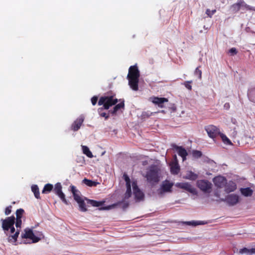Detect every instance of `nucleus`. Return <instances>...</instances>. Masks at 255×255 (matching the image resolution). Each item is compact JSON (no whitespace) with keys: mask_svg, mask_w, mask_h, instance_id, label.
I'll return each mask as SVG.
<instances>
[{"mask_svg":"<svg viewBox=\"0 0 255 255\" xmlns=\"http://www.w3.org/2000/svg\"><path fill=\"white\" fill-rule=\"evenodd\" d=\"M117 206L122 208L124 210H125L128 207V206H129V203L128 202H118L117 203L114 204L111 206L101 208H100V210L110 209L112 207H114Z\"/></svg>","mask_w":255,"mask_h":255,"instance_id":"16","label":"nucleus"},{"mask_svg":"<svg viewBox=\"0 0 255 255\" xmlns=\"http://www.w3.org/2000/svg\"><path fill=\"white\" fill-rule=\"evenodd\" d=\"M53 191L57 195L62 192V185L60 183L58 182L55 184L54 187L53 188Z\"/></svg>","mask_w":255,"mask_h":255,"instance_id":"30","label":"nucleus"},{"mask_svg":"<svg viewBox=\"0 0 255 255\" xmlns=\"http://www.w3.org/2000/svg\"><path fill=\"white\" fill-rule=\"evenodd\" d=\"M186 224L187 225H191V226H196L197 225H203V224H206V223H205L204 222H202V221H190V222H186Z\"/></svg>","mask_w":255,"mask_h":255,"instance_id":"35","label":"nucleus"},{"mask_svg":"<svg viewBox=\"0 0 255 255\" xmlns=\"http://www.w3.org/2000/svg\"><path fill=\"white\" fill-rule=\"evenodd\" d=\"M77 202L79 204V209L81 211L86 212L87 211L86 203H85L84 200L82 198L77 201Z\"/></svg>","mask_w":255,"mask_h":255,"instance_id":"26","label":"nucleus"},{"mask_svg":"<svg viewBox=\"0 0 255 255\" xmlns=\"http://www.w3.org/2000/svg\"><path fill=\"white\" fill-rule=\"evenodd\" d=\"M224 107L227 109H228L229 108V104L228 103H226L224 105Z\"/></svg>","mask_w":255,"mask_h":255,"instance_id":"52","label":"nucleus"},{"mask_svg":"<svg viewBox=\"0 0 255 255\" xmlns=\"http://www.w3.org/2000/svg\"><path fill=\"white\" fill-rule=\"evenodd\" d=\"M70 188L71 191L73 194L74 199L76 202L82 199L80 196V191L76 189L75 186L74 185H71Z\"/></svg>","mask_w":255,"mask_h":255,"instance_id":"18","label":"nucleus"},{"mask_svg":"<svg viewBox=\"0 0 255 255\" xmlns=\"http://www.w3.org/2000/svg\"><path fill=\"white\" fill-rule=\"evenodd\" d=\"M15 220V218L14 216L7 217L5 219H1L2 228L6 235L8 234L9 228L14 225Z\"/></svg>","mask_w":255,"mask_h":255,"instance_id":"4","label":"nucleus"},{"mask_svg":"<svg viewBox=\"0 0 255 255\" xmlns=\"http://www.w3.org/2000/svg\"><path fill=\"white\" fill-rule=\"evenodd\" d=\"M57 196H58V197L61 199V200L62 201L63 203H64L66 205L68 204V202L66 200L65 198V195L63 193V192L58 194Z\"/></svg>","mask_w":255,"mask_h":255,"instance_id":"40","label":"nucleus"},{"mask_svg":"<svg viewBox=\"0 0 255 255\" xmlns=\"http://www.w3.org/2000/svg\"><path fill=\"white\" fill-rule=\"evenodd\" d=\"M232 7L233 10L235 11H238L240 9H241L240 5V2L233 4Z\"/></svg>","mask_w":255,"mask_h":255,"instance_id":"44","label":"nucleus"},{"mask_svg":"<svg viewBox=\"0 0 255 255\" xmlns=\"http://www.w3.org/2000/svg\"><path fill=\"white\" fill-rule=\"evenodd\" d=\"M162 252H170V250H162L161 251Z\"/></svg>","mask_w":255,"mask_h":255,"instance_id":"54","label":"nucleus"},{"mask_svg":"<svg viewBox=\"0 0 255 255\" xmlns=\"http://www.w3.org/2000/svg\"><path fill=\"white\" fill-rule=\"evenodd\" d=\"M104 109V108H101L98 109V113L101 117H104L105 120H107L109 116L108 114L105 112H103V110Z\"/></svg>","mask_w":255,"mask_h":255,"instance_id":"38","label":"nucleus"},{"mask_svg":"<svg viewBox=\"0 0 255 255\" xmlns=\"http://www.w3.org/2000/svg\"><path fill=\"white\" fill-rule=\"evenodd\" d=\"M213 182L217 187L222 188L227 183V180L223 176H218L213 179Z\"/></svg>","mask_w":255,"mask_h":255,"instance_id":"13","label":"nucleus"},{"mask_svg":"<svg viewBox=\"0 0 255 255\" xmlns=\"http://www.w3.org/2000/svg\"><path fill=\"white\" fill-rule=\"evenodd\" d=\"M123 177L126 181V186L131 185L130 180L128 175L125 173L123 175Z\"/></svg>","mask_w":255,"mask_h":255,"instance_id":"42","label":"nucleus"},{"mask_svg":"<svg viewBox=\"0 0 255 255\" xmlns=\"http://www.w3.org/2000/svg\"><path fill=\"white\" fill-rule=\"evenodd\" d=\"M205 129L207 132V127H205Z\"/></svg>","mask_w":255,"mask_h":255,"instance_id":"55","label":"nucleus"},{"mask_svg":"<svg viewBox=\"0 0 255 255\" xmlns=\"http://www.w3.org/2000/svg\"><path fill=\"white\" fill-rule=\"evenodd\" d=\"M83 183L90 187L96 185V183L94 181H93L91 180L86 178H85L83 180Z\"/></svg>","mask_w":255,"mask_h":255,"instance_id":"36","label":"nucleus"},{"mask_svg":"<svg viewBox=\"0 0 255 255\" xmlns=\"http://www.w3.org/2000/svg\"><path fill=\"white\" fill-rule=\"evenodd\" d=\"M220 134L219 129L213 125L208 126V136L213 139L215 141V138Z\"/></svg>","mask_w":255,"mask_h":255,"instance_id":"12","label":"nucleus"},{"mask_svg":"<svg viewBox=\"0 0 255 255\" xmlns=\"http://www.w3.org/2000/svg\"><path fill=\"white\" fill-rule=\"evenodd\" d=\"M133 195L137 200H141L144 197V194L138 188L136 181H133L132 183Z\"/></svg>","mask_w":255,"mask_h":255,"instance_id":"7","label":"nucleus"},{"mask_svg":"<svg viewBox=\"0 0 255 255\" xmlns=\"http://www.w3.org/2000/svg\"><path fill=\"white\" fill-rule=\"evenodd\" d=\"M128 84L130 88L134 91L138 90V82L139 79L128 78Z\"/></svg>","mask_w":255,"mask_h":255,"instance_id":"17","label":"nucleus"},{"mask_svg":"<svg viewBox=\"0 0 255 255\" xmlns=\"http://www.w3.org/2000/svg\"><path fill=\"white\" fill-rule=\"evenodd\" d=\"M127 191L125 194L124 198L125 199H128L131 197L132 192L131 189V185L126 186Z\"/></svg>","mask_w":255,"mask_h":255,"instance_id":"34","label":"nucleus"},{"mask_svg":"<svg viewBox=\"0 0 255 255\" xmlns=\"http://www.w3.org/2000/svg\"><path fill=\"white\" fill-rule=\"evenodd\" d=\"M197 185L199 188L204 192L207 191V181L205 180H200L197 182Z\"/></svg>","mask_w":255,"mask_h":255,"instance_id":"21","label":"nucleus"},{"mask_svg":"<svg viewBox=\"0 0 255 255\" xmlns=\"http://www.w3.org/2000/svg\"><path fill=\"white\" fill-rule=\"evenodd\" d=\"M118 102V99H114V97L113 96H104L100 98L98 102V105L100 106L103 105L104 109L108 110L110 107L113 105H115Z\"/></svg>","mask_w":255,"mask_h":255,"instance_id":"2","label":"nucleus"},{"mask_svg":"<svg viewBox=\"0 0 255 255\" xmlns=\"http://www.w3.org/2000/svg\"><path fill=\"white\" fill-rule=\"evenodd\" d=\"M172 146L177 151L178 155L182 158L183 160H185L188 154L186 149L182 146H179L175 144H173Z\"/></svg>","mask_w":255,"mask_h":255,"instance_id":"15","label":"nucleus"},{"mask_svg":"<svg viewBox=\"0 0 255 255\" xmlns=\"http://www.w3.org/2000/svg\"><path fill=\"white\" fill-rule=\"evenodd\" d=\"M194 74L196 76H197L199 78H201L202 72L199 69V67L196 68V70H195V71L194 72Z\"/></svg>","mask_w":255,"mask_h":255,"instance_id":"45","label":"nucleus"},{"mask_svg":"<svg viewBox=\"0 0 255 255\" xmlns=\"http://www.w3.org/2000/svg\"><path fill=\"white\" fill-rule=\"evenodd\" d=\"M16 221H15V226L18 229V228H19L20 229L21 228V224H22V221H21V219H16Z\"/></svg>","mask_w":255,"mask_h":255,"instance_id":"46","label":"nucleus"},{"mask_svg":"<svg viewBox=\"0 0 255 255\" xmlns=\"http://www.w3.org/2000/svg\"><path fill=\"white\" fill-rule=\"evenodd\" d=\"M216 10L215 9H214L212 11L211 13L208 10V16L211 17V15H213L216 12Z\"/></svg>","mask_w":255,"mask_h":255,"instance_id":"51","label":"nucleus"},{"mask_svg":"<svg viewBox=\"0 0 255 255\" xmlns=\"http://www.w3.org/2000/svg\"><path fill=\"white\" fill-rule=\"evenodd\" d=\"M31 190L34 194V196L37 199H40V193L39 188L37 185H33L31 186Z\"/></svg>","mask_w":255,"mask_h":255,"instance_id":"29","label":"nucleus"},{"mask_svg":"<svg viewBox=\"0 0 255 255\" xmlns=\"http://www.w3.org/2000/svg\"><path fill=\"white\" fill-rule=\"evenodd\" d=\"M53 189V185L50 183H48L44 185V188L42 191V193L43 194H47L50 192Z\"/></svg>","mask_w":255,"mask_h":255,"instance_id":"27","label":"nucleus"},{"mask_svg":"<svg viewBox=\"0 0 255 255\" xmlns=\"http://www.w3.org/2000/svg\"><path fill=\"white\" fill-rule=\"evenodd\" d=\"M85 200L87 201L88 204H90L93 207H100L102 206L105 202L104 201H97L94 200L88 199L86 198H85Z\"/></svg>","mask_w":255,"mask_h":255,"instance_id":"22","label":"nucleus"},{"mask_svg":"<svg viewBox=\"0 0 255 255\" xmlns=\"http://www.w3.org/2000/svg\"><path fill=\"white\" fill-rule=\"evenodd\" d=\"M216 167L217 165L216 162L212 160L208 159V168L210 169L211 170L215 171L217 170Z\"/></svg>","mask_w":255,"mask_h":255,"instance_id":"33","label":"nucleus"},{"mask_svg":"<svg viewBox=\"0 0 255 255\" xmlns=\"http://www.w3.org/2000/svg\"><path fill=\"white\" fill-rule=\"evenodd\" d=\"M152 102L155 105H157L159 108L164 107L163 104L168 101V99L166 98H159L157 97H153L151 98Z\"/></svg>","mask_w":255,"mask_h":255,"instance_id":"14","label":"nucleus"},{"mask_svg":"<svg viewBox=\"0 0 255 255\" xmlns=\"http://www.w3.org/2000/svg\"><path fill=\"white\" fill-rule=\"evenodd\" d=\"M211 186H212V184L208 183V192H209V189L211 188Z\"/></svg>","mask_w":255,"mask_h":255,"instance_id":"53","label":"nucleus"},{"mask_svg":"<svg viewBox=\"0 0 255 255\" xmlns=\"http://www.w3.org/2000/svg\"><path fill=\"white\" fill-rule=\"evenodd\" d=\"M82 147L84 154H86L89 158H92L93 157L92 153L91 152L89 148L87 146L83 145Z\"/></svg>","mask_w":255,"mask_h":255,"instance_id":"31","label":"nucleus"},{"mask_svg":"<svg viewBox=\"0 0 255 255\" xmlns=\"http://www.w3.org/2000/svg\"><path fill=\"white\" fill-rule=\"evenodd\" d=\"M198 178V175L191 171H187L184 178L191 180H195Z\"/></svg>","mask_w":255,"mask_h":255,"instance_id":"23","label":"nucleus"},{"mask_svg":"<svg viewBox=\"0 0 255 255\" xmlns=\"http://www.w3.org/2000/svg\"><path fill=\"white\" fill-rule=\"evenodd\" d=\"M125 107L124 101L121 102L120 103L116 105L114 107L113 110L110 112L113 114H115L120 109L124 108Z\"/></svg>","mask_w":255,"mask_h":255,"instance_id":"25","label":"nucleus"},{"mask_svg":"<svg viewBox=\"0 0 255 255\" xmlns=\"http://www.w3.org/2000/svg\"><path fill=\"white\" fill-rule=\"evenodd\" d=\"M240 253L246 254L247 255H255V248H252L251 249H248L246 248L242 249L240 251Z\"/></svg>","mask_w":255,"mask_h":255,"instance_id":"28","label":"nucleus"},{"mask_svg":"<svg viewBox=\"0 0 255 255\" xmlns=\"http://www.w3.org/2000/svg\"><path fill=\"white\" fill-rule=\"evenodd\" d=\"M173 186V184L168 180L163 181L159 189V194H162L164 192H171Z\"/></svg>","mask_w":255,"mask_h":255,"instance_id":"8","label":"nucleus"},{"mask_svg":"<svg viewBox=\"0 0 255 255\" xmlns=\"http://www.w3.org/2000/svg\"><path fill=\"white\" fill-rule=\"evenodd\" d=\"M220 137L223 141V142L228 145H232V143L231 141V140L225 135V134L223 133L220 134Z\"/></svg>","mask_w":255,"mask_h":255,"instance_id":"32","label":"nucleus"},{"mask_svg":"<svg viewBox=\"0 0 255 255\" xmlns=\"http://www.w3.org/2000/svg\"><path fill=\"white\" fill-rule=\"evenodd\" d=\"M237 188L236 184L230 181L227 183L225 185V191L227 193H230L234 191Z\"/></svg>","mask_w":255,"mask_h":255,"instance_id":"19","label":"nucleus"},{"mask_svg":"<svg viewBox=\"0 0 255 255\" xmlns=\"http://www.w3.org/2000/svg\"><path fill=\"white\" fill-rule=\"evenodd\" d=\"M161 112H162V113H165V112H164V111H163V110L161 111Z\"/></svg>","mask_w":255,"mask_h":255,"instance_id":"56","label":"nucleus"},{"mask_svg":"<svg viewBox=\"0 0 255 255\" xmlns=\"http://www.w3.org/2000/svg\"><path fill=\"white\" fill-rule=\"evenodd\" d=\"M176 186L181 189H183L193 194H197L196 189L188 183H177Z\"/></svg>","mask_w":255,"mask_h":255,"instance_id":"6","label":"nucleus"},{"mask_svg":"<svg viewBox=\"0 0 255 255\" xmlns=\"http://www.w3.org/2000/svg\"><path fill=\"white\" fill-rule=\"evenodd\" d=\"M229 53L232 55H234L237 54V51L235 48H232L231 49H230Z\"/></svg>","mask_w":255,"mask_h":255,"instance_id":"49","label":"nucleus"},{"mask_svg":"<svg viewBox=\"0 0 255 255\" xmlns=\"http://www.w3.org/2000/svg\"><path fill=\"white\" fill-rule=\"evenodd\" d=\"M173 161H172V162H178V163L177 157V156L176 154H174L173 156Z\"/></svg>","mask_w":255,"mask_h":255,"instance_id":"50","label":"nucleus"},{"mask_svg":"<svg viewBox=\"0 0 255 255\" xmlns=\"http://www.w3.org/2000/svg\"><path fill=\"white\" fill-rule=\"evenodd\" d=\"M24 213V211L22 209H17L16 211V219H20L22 217L23 213Z\"/></svg>","mask_w":255,"mask_h":255,"instance_id":"37","label":"nucleus"},{"mask_svg":"<svg viewBox=\"0 0 255 255\" xmlns=\"http://www.w3.org/2000/svg\"><path fill=\"white\" fill-rule=\"evenodd\" d=\"M139 71L136 66H131L129 67L128 73L127 76L128 78L137 79L139 78Z\"/></svg>","mask_w":255,"mask_h":255,"instance_id":"10","label":"nucleus"},{"mask_svg":"<svg viewBox=\"0 0 255 255\" xmlns=\"http://www.w3.org/2000/svg\"><path fill=\"white\" fill-rule=\"evenodd\" d=\"M192 81H185L184 83V85L187 89H188L189 90H191L192 86L191 85V84L192 83Z\"/></svg>","mask_w":255,"mask_h":255,"instance_id":"43","label":"nucleus"},{"mask_svg":"<svg viewBox=\"0 0 255 255\" xmlns=\"http://www.w3.org/2000/svg\"><path fill=\"white\" fill-rule=\"evenodd\" d=\"M192 155L194 157L198 158L202 156V152L199 150H194Z\"/></svg>","mask_w":255,"mask_h":255,"instance_id":"41","label":"nucleus"},{"mask_svg":"<svg viewBox=\"0 0 255 255\" xmlns=\"http://www.w3.org/2000/svg\"><path fill=\"white\" fill-rule=\"evenodd\" d=\"M24 233L21 235L22 239H29L32 240L33 243L38 242L41 240V236H42L41 232L36 233L35 235L32 230L29 228H26L24 230Z\"/></svg>","mask_w":255,"mask_h":255,"instance_id":"3","label":"nucleus"},{"mask_svg":"<svg viewBox=\"0 0 255 255\" xmlns=\"http://www.w3.org/2000/svg\"><path fill=\"white\" fill-rule=\"evenodd\" d=\"M98 101V97L97 96H94L91 98V102L93 105H95Z\"/></svg>","mask_w":255,"mask_h":255,"instance_id":"48","label":"nucleus"},{"mask_svg":"<svg viewBox=\"0 0 255 255\" xmlns=\"http://www.w3.org/2000/svg\"><path fill=\"white\" fill-rule=\"evenodd\" d=\"M159 168L155 165L150 166L146 172L145 178L150 183H157L159 181Z\"/></svg>","mask_w":255,"mask_h":255,"instance_id":"1","label":"nucleus"},{"mask_svg":"<svg viewBox=\"0 0 255 255\" xmlns=\"http://www.w3.org/2000/svg\"><path fill=\"white\" fill-rule=\"evenodd\" d=\"M84 121V117L83 115L80 116L71 125V129L74 131L78 130L80 128Z\"/></svg>","mask_w":255,"mask_h":255,"instance_id":"9","label":"nucleus"},{"mask_svg":"<svg viewBox=\"0 0 255 255\" xmlns=\"http://www.w3.org/2000/svg\"><path fill=\"white\" fill-rule=\"evenodd\" d=\"M12 206L11 205L7 207L4 211V213L5 215H9L11 212Z\"/></svg>","mask_w":255,"mask_h":255,"instance_id":"47","label":"nucleus"},{"mask_svg":"<svg viewBox=\"0 0 255 255\" xmlns=\"http://www.w3.org/2000/svg\"><path fill=\"white\" fill-rule=\"evenodd\" d=\"M170 171L172 174L176 175L180 171V166L178 162H171L170 164Z\"/></svg>","mask_w":255,"mask_h":255,"instance_id":"20","label":"nucleus"},{"mask_svg":"<svg viewBox=\"0 0 255 255\" xmlns=\"http://www.w3.org/2000/svg\"><path fill=\"white\" fill-rule=\"evenodd\" d=\"M241 192L244 196L249 197L252 195L253 191L250 188H241Z\"/></svg>","mask_w":255,"mask_h":255,"instance_id":"24","label":"nucleus"},{"mask_svg":"<svg viewBox=\"0 0 255 255\" xmlns=\"http://www.w3.org/2000/svg\"><path fill=\"white\" fill-rule=\"evenodd\" d=\"M10 231L8 232L11 234L14 233L13 235H9L7 238L8 241L10 243H15L17 241V239L19 234L20 230L17 228L15 231L14 226H12L9 228Z\"/></svg>","mask_w":255,"mask_h":255,"instance_id":"11","label":"nucleus"},{"mask_svg":"<svg viewBox=\"0 0 255 255\" xmlns=\"http://www.w3.org/2000/svg\"><path fill=\"white\" fill-rule=\"evenodd\" d=\"M239 196L235 194H229L227 196L225 199L222 200L226 202L228 205L233 206L239 202Z\"/></svg>","mask_w":255,"mask_h":255,"instance_id":"5","label":"nucleus"},{"mask_svg":"<svg viewBox=\"0 0 255 255\" xmlns=\"http://www.w3.org/2000/svg\"><path fill=\"white\" fill-rule=\"evenodd\" d=\"M240 5L241 9H252V7L247 5L244 1H241L240 2Z\"/></svg>","mask_w":255,"mask_h":255,"instance_id":"39","label":"nucleus"}]
</instances>
